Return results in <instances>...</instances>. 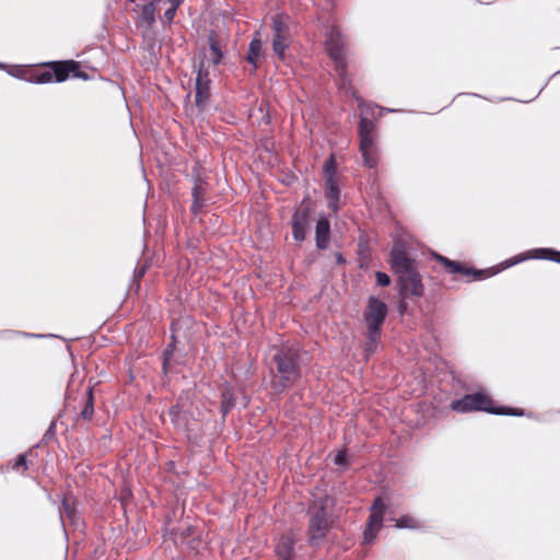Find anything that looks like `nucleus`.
Returning <instances> with one entry per match:
<instances>
[{"label": "nucleus", "instance_id": "f257e3e1", "mask_svg": "<svg viewBox=\"0 0 560 560\" xmlns=\"http://www.w3.org/2000/svg\"><path fill=\"white\" fill-rule=\"evenodd\" d=\"M357 100L361 109V120L359 126L360 150L365 165L372 168L377 164L375 125L370 119V116H373L372 109H374V107L372 105L364 104L359 97Z\"/></svg>", "mask_w": 560, "mask_h": 560}, {"label": "nucleus", "instance_id": "f03ea898", "mask_svg": "<svg viewBox=\"0 0 560 560\" xmlns=\"http://www.w3.org/2000/svg\"><path fill=\"white\" fill-rule=\"evenodd\" d=\"M451 408L457 412L487 411L497 415H523L516 409H508L504 407H494L493 400L485 393H476L464 396L462 399L453 400Z\"/></svg>", "mask_w": 560, "mask_h": 560}, {"label": "nucleus", "instance_id": "7ed1b4c3", "mask_svg": "<svg viewBox=\"0 0 560 560\" xmlns=\"http://www.w3.org/2000/svg\"><path fill=\"white\" fill-rule=\"evenodd\" d=\"M387 314V306L376 298H370L364 320L368 327V342L365 350L372 353L380 339V329Z\"/></svg>", "mask_w": 560, "mask_h": 560}, {"label": "nucleus", "instance_id": "20e7f679", "mask_svg": "<svg viewBox=\"0 0 560 560\" xmlns=\"http://www.w3.org/2000/svg\"><path fill=\"white\" fill-rule=\"evenodd\" d=\"M279 380L272 381V388L276 392H282L300 377L298 364L292 352L280 351L275 355Z\"/></svg>", "mask_w": 560, "mask_h": 560}, {"label": "nucleus", "instance_id": "39448f33", "mask_svg": "<svg viewBox=\"0 0 560 560\" xmlns=\"http://www.w3.org/2000/svg\"><path fill=\"white\" fill-rule=\"evenodd\" d=\"M326 49L328 51V55L335 62L336 71L338 72L339 75V88L341 90L347 91L348 85H350V82H348L345 71L346 51L343 40L337 28H331L329 31L326 39Z\"/></svg>", "mask_w": 560, "mask_h": 560}, {"label": "nucleus", "instance_id": "423d86ee", "mask_svg": "<svg viewBox=\"0 0 560 560\" xmlns=\"http://www.w3.org/2000/svg\"><path fill=\"white\" fill-rule=\"evenodd\" d=\"M287 20V16L282 14H276L271 22L273 33L272 49L280 59L284 57V51L290 44V32Z\"/></svg>", "mask_w": 560, "mask_h": 560}, {"label": "nucleus", "instance_id": "0eeeda50", "mask_svg": "<svg viewBox=\"0 0 560 560\" xmlns=\"http://www.w3.org/2000/svg\"><path fill=\"white\" fill-rule=\"evenodd\" d=\"M387 506L382 501L381 498H376L374 500L373 505L371 506V514L366 525V528L363 533V541L365 544H371L376 537V534L383 526L384 515L386 513Z\"/></svg>", "mask_w": 560, "mask_h": 560}, {"label": "nucleus", "instance_id": "6e6552de", "mask_svg": "<svg viewBox=\"0 0 560 560\" xmlns=\"http://www.w3.org/2000/svg\"><path fill=\"white\" fill-rule=\"evenodd\" d=\"M329 526L330 522L324 508L315 510L314 506L311 512V520L308 526L311 544H318L325 537Z\"/></svg>", "mask_w": 560, "mask_h": 560}, {"label": "nucleus", "instance_id": "1a4fd4ad", "mask_svg": "<svg viewBox=\"0 0 560 560\" xmlns=\"http://www.w3.org/2000/svg\"><path fill=\"white\" fill-rule=\"evenodd\" d=\"M390 264L392 268L399 277L415 270L413 261L407 257L405 247L400 242H396L392 248Z\"/></svg>", "mask_w": 560, "mask_h": 560}, {"label": "nucleus", "instance_id": "9d476101", "mask_svg": "<svg viewBox=\"0 0 560 560\" xmlns=\"http://www.w3.org/2000/svg\"><path fill=\"white\" fill-rule=\"evenodd\" d=\"M210 95V79L206 70V61H201L196 78V103L199 107L206 106Z\"/></svg>", "mask_w": 560, "mask_h": 560}, {"label": "nucleus", "instance_id": "9b49d317", "mask_svg": "<svg viewBox=\"0 0 560 560\" xmlns=\"http://www.w3.org/2000/svg\"><path fill=\"white\" fill-rule=\"evenodd\" d=\"M325 172L327 174L326 186H327V201L328 208L334 212L338 211V201H339V189L332 178L334 174V160L330 158L325 164Z\"/></svg>", "mask_w": 560, "mask_h": 560}, {"label": "nucleus", "instance_id": "f8f14e48", "mask_svg": "<svg viewBox=\"0 0 560 560\" xmlns=\"http://www.w3.org/2000/svg\"><path fill=\"white\" fill-rule=\"evenodd\" d=\"M401 293L405 295H421L423 287L421 280L416 270H411L399 277Z\"/></svg>", "mask_w": 560, "mask_h": 560}, {"label": "nucleus", "instance_id": "ddd939ff", "mask_svg": "<svg viewBox=\"0 0 560 560\" xmlns=\"http://www.w3.org/2000/svg\"><path fill=\"white\" fill-rule=\"evenodd\" d=\"M78 65L74 61L68 62H55L52 65V74L56 82H62L69 78L72 73L73 77L86 79V75H82L77 71Z\"/></svg>", "mask_w": 560, "mask_h": 560}, {"label": "nucleus", "instance_id": "4468645a", "mask_svg": "<svg viewBox=\"0 0 560 560\" xmlns=\"http://www.w3.org/2000/svg\"><path fill=\"white\" fill-rule=\"evenodd\" d=\"M307 218V209H299L292 217V233L294 240L298 242H302L306 236Z\"/></svg>", "mask_w": 560, "mask_h": 560}, {"label": "nucleus", "instance_id": "2eb2a0df", "mask_svg": "<svg viewBox=\"0 0 560 560\" xmlns=\"http://www.w3.org/2000/svg\"><path fill=\"white\" fill-rule=\"evenodd\" d=\"M316 246L319 249H325L329 243L330 223L329 220L322 215L318 218L315 231Z\"/></svg>", "mask_w": 560, "mask_h": 560}, {"label": "nucleus", "instance_id": "dca6fc26", "mask_svg": "<svg viewBox=\"0 0 560 560\" xmlns=\"http://www.w3.org/2000/svg\"><path fill=\"white\" fill-rule=\"evenodd\" d=\"M209 55L207 56V62L211 63L213 67L219 65L223 58L222 51V40L217 37L215 34L211 33L209 36Z\"/></svg>", "mask_w": 560, "mask_h": 560}, {"label": "nucleus", "instance_id": "f3484780", "mask_svg": "<svg viewBox=\"0 0 560 560\" xmlns=\"http://www.w3.org/2000/svg\"><path fill=\"white\" fill-rule=\"evenodd\" d=\"M550 258V259H555L557 261L560 262V253L558 252H552V250H549V249H536L535 250V255H528V256H516L512 259H510L508 262H506V266L505 267H510V266H513L520 261H523L525 260L526 258Z\"/></svg>", "mask_w": 560, "mask_h": 560}, {"label": "nucleus", "instance_id": "a211bd4d", "mask_svg": "<svg viewBox=\"0 0 560 560\" xmlns=\"http://www.w3.org/2000/svg\"><path fill=\"white\" fill-rule=\"evenodd\" d=\"M293 552V542L290 537H281L276 546L277 560H290Z\"/></svg>", "mask_w": 560, "mask_h": 560}, {"label": "nucleus", "instance_id": "6ab92c4d", "mask_svg": "<svg viewBox=\"0 0 560 560\" xmlns=\"http://www.w3.org/2000/svg\"><path fill=\"white\" fill-rule=\"evenodd\" d=\"M158 2H160V0H153L142 7L140 14V20L142 23H145L147 25L154 23Z\"/></svg>", "mask_w": 560, "mask_h": 560}, {"label": "nucleus", "instance_id": "aec40b11", "mask_svg": "<svg viewBox=\"0 0 560 560\" xmlns=\"http://www.w3.org/2000/svg\"><path fill=\"white\" fill-rule=\"evenodd\" d=\"M260 54H261V40H260L259 36L257 35V37L253 38L249 44L248 56H247L248 61L255 68H256V63L260 57Z\"/></svg>", "mask_w": 560, "mask_h": 560}, {"label": "nucleus", "instance_id": "412c9836", "mask_svg": "<svg viewBox=\"0 0 560 560\" xmlns=\"http://www.w3.org/2000/svg\"><path fill=\"white\" fill-rule=\"evenodd\" d=\"M28 82L32 83H49L54 80V74L51 71L45 70V71H36L33 72L30 77L25 78Z\"/></svg>", "mask_w": 560, "mask_h": 560}, {"label": "nucleus", "instance_id": "4be33fe9", "mask_svg": "<svg viewBox=\"0 0 560 560\" xmlns=\"http://www.w3.org/2000/svg\"><path fill=\"white\" fill-rule=\"evenodd\" d=\"M420 523L412 516L405 515L396 520V527L398 528H418Z\"/></svg>", "mask_w": 560, "mask_h": 560}, {"label": "nucleus", "instance_id": "5701e85b", "mask_svg": "<svg viewBox=\"0 0 560 560\" xmlns=\"http://www.w3.org/2000/svg\"><path fill=\"white\" fill-rule=\"evenodd\" d=\"M439 259L444 262V265L450 269L452 273L462 272V268L457 262L448 260L444 257H439Z\"/></svg>", "mask_w": 560, "mask_h": 560}, {"label": "nucleus", "instance_id": "b1692460", "mask_svg": "<svg viewBox=\"0 0 560 560\" xmlns=\"http://www.w3.org/2000/svg\"><path fill=\"white\" fill-rule=\"evenodd\" d=\"M233 406L232 396L229 393L222 395V411L225 415Z\"/></svg>", "mask_w": 560, "mask_h": 560}, {"label": "nucleus", "instance_id": "393cba45", "mask_svg": "<svg viewBox=\"0 0 560 560\" xmlns=\"http://www.w3.org/2000/svg\"><path fill=\"white\" fill-rule=\"evenodd\" d=\"M92 413H93L92 394H91V392H89V398H88L86 405H85L84 409L82 410L81 415L83 418L90 419Z\"/></svg>", "mask_w": 560, "mask_h": 560}, {"label": "nucleus", "instance_id": "a878e982", "mask_svg": "<svg viewBox=\"0 0 560 560\" xmlns=\"http://www.w3.org/2000/svg\"><path fill=\"white\" fill-rule=\"evenodd\" d=\"M176 10H177V8H175V7H172V5H171V7H170L165 12H164V14H163V16H162V22H163V23H167V24H170V23L173 21L174 16H175Z\"/></svg>", "mask_w": 560, "mask_h": 560}, {"label": "nucleus", "instance_id": "bb28decb", "mask_svg": "<svg viewBox=\"0 0 560 560\" xmlns=\"http://www.w3.org/2000/svg\"><path fill=\"white\" fill-rule=\"evenodd\" d=\"M375 276L378 285L386 287L390 283V279L386 273L377 271Z\"/></svg>", "mask_w": 560, "mask_h": 560}, {"label": "nucleus", "instance_id": "cd10ccee", "mask_svg": "<svg viewBox=\"0 0 560 560\" xmlns=\"http://www.w3.org/2000/svg\"><path fill=\"white\" fill-rule=\"evenodd\" d=\"M62 513H65L68 517L72 518L73 515H74V510L73 508L71 506L70 502L68 499H65L62 501Z\"/></svg>", "mask_w": 560, "mask_h": 560}, {"label": "nucleus", "instance_id": "c85d7f7f", "mask_svg": "<svg viewBox=\"0 0 560 560\" xmlns=\"http://www.w3.org/2000/svg\"><path fill=\"white\" fill-rule=\"evenodd\" d=\"M168 416L175 425H179V410L177 407H172L168 411Z\"/></svg>", "mask_w": 560, "mask_h": 560}, {"label": "nucleus", "instance_id": "c756f323", "mask_svg": "<svg viewBox=\"0 0 560 560\" xmlns=\"http://www.w3.org/2000/svg\"><path fill=\"white\" fill-rule=\"evenodd\" d=\"M335 464L339 466H345L347 464V454L341 451L335 456Z\"/></svg>", "mask_w": 560, "mask_h": 560}, {"label": "nucleus", "instance_id": "7c9ffc66", "mask_svg": "<svg viewBox=\"0 0 560 560\" xmlns=\"http://www.w3.org/2000/svg\"><path fill=\"white\" fill-rule=\"evenodd\" d=\"M20 466H23L24 468H26V458H25V455H20L14 464V468H18Z\"/></svg>", "mask_w": 560, "mask_h": 560}, {"label": "nucleus", "instance_id": "2f4dec72", "mask_svg": "<svg viewBox=\"0 0 560 560\" xmlns=\"http://www.w3.org/2000/svg\"><path fill=\"white\" fill-rule=\"evenodd\" d=\"M172 7L178 8L184 0H167Z\"/></svg>", "mask_w": 560, "mask_h": 560}, {"label": "nucleus", "instance_id": "473e14b6", "mask_svg": "<svg viewBox=\"0 0 560 560\" xmlns=\"http://www.w3.org/2000/svg\"><path fill=\"white\" fill-rule=\"evenodd\" d=\"M22 72H23V70L18 69V70L12 71V72H10V73H11L12 75H14V77L22 78Z\"/></svg>", "mask_w": 560, "mask_h": 560}, {"label": "nucleus", "instance_id": "72a5a7b5", "mask_svg": "<svg viewBox=\"0 0 560 560\" xmlns=\"http://www.w3.org/2000/svg\"><path fill=\"white\" fill-rule=\"evenodd\" d=\"M194 196L197 198V190H196V189H195V191H194Z\"/></svg>", "mask_w": 560, "mask_h": 560}, {"label": "nucleus", "instance_id": "f704fd0d", "mask_svg": "<svg viewBox=\"0 0 560 560\" xmlns=\"http://www.w3.org/2000/svg\"><path fill=\"white\" fill-rule=\"evenodd\" d=\"M0 68H4V65H3V63H0Z\"/></svg>", "mask_w": 560, "mask_h": 560}]
</instances>
